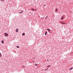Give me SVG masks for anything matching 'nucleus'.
I'll return each instance as SVG.
<instances>
[{"mask_svg":"<svg viewBox=\"0 0 73 73\" xmlns=\"http://www.w3.org/2000/svg\"><path fill=\"white\" fill-rule=\"evenodd\" d=\"M23 11H21V12L19 13H23Z\"/></svg>","mask_w":73,"mask_h":73,"instance_id":"12","label":"nucleus"},{"mask_svg":"<svg viewBox=\"0 0 73 73\" xmlns=\"http://www.w3.org/2000/svg\"><path fill=\"white\" fill-rule=\"evenodd\" d=\"M31 10H32V11H35V9H33V8H32L31 9Z\"/></svg>","mask_w":73,"mask_h":73,"instance_id":"7","label":"nucleus"},{"mask_svg":"<svg viewBox=\"0 0 73 73\" xmlns=\"http://www.w3.org/2000/svg\"><path fill=\"white\" fill-rule=\"evenodd\" d=\"M5 36H6V37H8V34H7V33H5Z\"/></svg>","mask_w":73,"mask_h":73,"instance_id":"1","label":"nucleus"},{"mask_svg":"<svg viewBox=\"0 0 73 73\" xmlns=\"http://www.w3.org/2000/svg\"><path fill=\"white\" fill-rule=\"evenodd\" d=\"M41 19H44V18H41Z\"/></svg>","mask_w":73,"mask_h":73,"instance_id":"22","label":"nucleus"},{"mask_svg":"<svg viewBox=\"0 0 73 73\" xmlns=\"http://www.w3.org/2000/svg\"><path fill=\"white\" fill-rule=\"evenodd\" d=\"M35 66H37V64H35Z\"/></svg>","mask_w":73,"mask_h":73,"instance_id":"17","label":"nucleus"},{"mask_svg":"<svg viewBox=\"0 0 73 73\" xmlns=\"http://www.w3.org/2000/svg\"><path fill=\"white\" fill-rule=\"evenodd\" d=\"M17 48H19V46H17Z\"/></svg>","mask_w":73,"mask_h":73,"instance_id":"13","label":"nucleus"},{"mask_svg":"<svg viewBox=\"0 0 73 73\" xmlns=\"http://www.w3.org/2000/svg\"><path fill=\"white\" fill-rule=\"evenodd\" d=\"M60 23H61V24H66L64 22H60Z\"/></svg>","mask_w":73,"mask_h":73,"instance_id":"2","label":"nucleus"},{"mask_svg":"<svg viewBox=\"0 0 73 73\" xmlns=\"http://www.w3.org/2000/svg\"><path fill=\"white\" fill-rule=\"evenodd\" d=\"M46 34H47V32H46L45 33V35L46 36Z\"/></svg>","mask_w":73,"mask_h":73,"instance_id":"8","label":"nucleus"},{"mask_svg":"<svg viewBox=\"0 0 73 73\" xmlns=\"http://www.w3.org/2000/svg\"><path fill=\"white\" fill-rule=\"evenodd\" d=\"M47 17H48V16H46V18H47Z\"/></svg>","mask_w":73,"mask_h":73,"instance_id":"18","label":"nucleus"},{"mask_svg":"<svg viewBox=\"0 0 73 73\" xmlns=\"http://www.w3.org/2000/svg\"><path fill=\"white\" fill-rule=\"evenodd\" d=\"M16 32H19V31H18V30H19V29H16Z\"/></svg>","mask_w":73,"mask_h":73,"instance_id":"5","label":"nucleus"},{"mask_svg":"<svg viewBox=\"0 0 73 73\" xmlns=\"http://www.w3.org/2000/svg\"><path fill=\"white\" fill-rule=\"evenodd\" d=\"M48 68L46 69V70H45V71H46V70H48Z\"/></svg>","mask_w":73,"mask_h":73,"instance_id":"15","label":"nucleus"},{"mask_svg":"<svg viewBox=\"0 0 73 73\" xmlns=\"http://www.w3.org/2000/svg\"><path fill=\"white\" fill-rule=\"evenodd\" d=\"M34 62H35V61H33Z\"/></svg>","mask_w":73,"mask_h":73,"instance_id":"20","label":"nucleus"},{"mask_svg":"<svg viewBox=\"0 0 73 73\" xmlns=\"http://www.w3.org/2000/svg\"><path fill=\"white\" fill-rule=\"evenodd\" d=\"M61 20H64V17L62 16L61 18Z\"/></svg>","mask_w":73,"mask_h":73,"instance_id":"3","label":"nucleus"},{"mask_svg":"<svg viewBox=\"0 0 73 73\" xmlns=\"http://www.w3.org/2000/svg\"><path fill=\"white\" fill-rule=\"evenodd\" d=\"M50 66V65H49V66H47V68H48V67H49V66Z\"/></svg>","mask_w":73,"mask_h":73,"instance_id":"14","label":"nucleus"},{"mask_svg":"<svg viewBox=\"0 0 73 73\" xmlns=\"http://www.w3.org/2000/svg\"><path fill=\"white\" fill-rule=\"evenodd\" d=\"M47 30L49 32H50V29H47Z\"/></svg>","mask_w":73,"mask_h":73,"instance_id":"4","label":"nucleus"},{"mask_svg":"<svg viewBox=\"0 0 73 73\" xmlns=\"http://www.w3.org/2000/svg\"><path fill=\"white\" fill-rule=\"evenodd\" d=\"M25 33H23L22 34V35L24 36V35H25Z\"/></svg>","mask_w":73,"mask_h":73,"instance_id":"11","label":"nucleus"},{"mask_svg":"<svg viewBox=\"0 0 73 73\" xmlns=\"http://www.w3.org/2000/svg\"><path fill=\"white\" fill-rule=\"evenodd\" d=\"M35 11H37V10L36 9V10H35Z\"/></svg>","mask_w":73,"mask_h":73,"instance_id":"21","label":"nucleus"},{"mask_svg":"<svg viewBox=\"0 0 73 73\" xmlns=\"http://www.w3.org/2000/svg\"><path fill=\"white\" fill-rule=\"evenodd\" d=\"M1 42L2 44H3L4 43V41L3 40H2Z\"/></svg>","mask_w":73,"mask_h":73,"instance_id":"9","label":"nucleus"},{"mask_svg":"<svg viewBox=\"0 0 73 73\" xmlns=\"http://www.w3.org/2000/svg\"><path fill=\"white\" fill-rule=\"evenodd\" d=\"M1 57L2 56V55H1Z\"/></svg>","mask_w":73,"mask_h":73,"instance_id":"16","label":"nucleus"},{"mask_svg":"<svg viewBox=\"0 0 73 73\" xmlns=\"http://www.w3.org/2000/svg\"><path fill=\"white\" fill-rule=\"evenodd\" d=\"M0 55H1V53H0Z\"/></svg>","mask_w":73,"mask_h":73,"instance_id":"19","label":"nucleus"},{"mask_svg":"<svg viewBox=\"0 0 73 73\" xmlns=\"http://www.w3.org/2000/svg\"><path fill=\"white\" fill-rule=\"evenodd\" d=\"M55 11L56 12H57V11H58V9H55Z\"/></svg>","mask_w":73,"mask_h":73,"instance_id":"6","label":"nucleus"},{"mask_svg":"<svg viewBox=\"0 0 73 73\" xmlns=\"http://www.w3.org/2000/svg\"><path fill=\"white\" fill-rule=\"evenodd\" d=\"M72 69H73V67H72L70 69V70H72Z\"/></svg>","mask_w":73,"mask_h":73,"instance_id":"10","label":"nucleus"}]
</instances>
